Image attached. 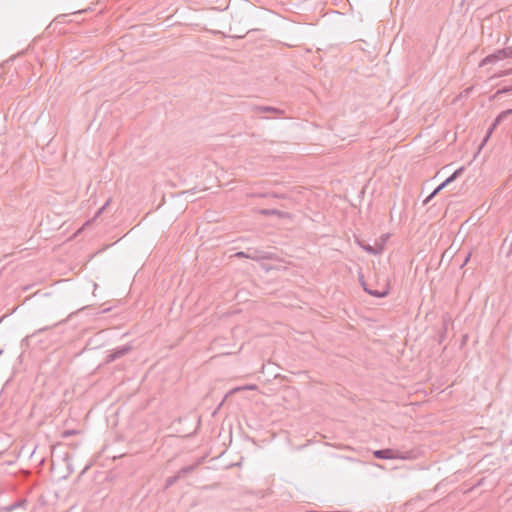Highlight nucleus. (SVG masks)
Wrapping results in <instances>:
<instances>
[{"instance_id":"f3484780","label":"nucleus","mask_w":512,"mask_h":512,"mask_svg":"<svg viewBox=\"0 0 512 512\" xmlns=\"http://www.w3.org/2000/svg\"><path fill=\"white\" fill-rule=\"evenodd\" d=\"M111 203V198H109L106 203L98 210V212L96 213V216L95 217H98L100 214L103 213V211L109 206V204Z\"/></svg>"},{"instance_id":"0eeeda50","label":"nucleus","mask_w":512,"mask_h":512,"mask_svg":"<svg viewBox=\"0 0 512 512\" xmlns=\"http://www.w3.org/2000/svg\"><path fill=\"white\" fill-rule=\"evenodd\" d=\"M464 168L461 167L459 169H457L451 176H449L442 184H440L432 193H431V196H435L439 193L440 190H442L445 186H447L449 183H451L452 181H454L457 177H459L462 172H463Z\"/></svg>"},{"instance_id":"f257e3e1","label":"nucleus","mask_w":512,"mask_h":512,"mask_svg":"<svg viewBox=\"0 0 512 512\" xmlns=\"http://www.w3.org/2000/svg\"><path fill=\"white\" fill-rule=\"evenodd\" d=\"M132 350L131 345H123L121 347H117L114 350L110 351V353L106 356V362L110 363L115 361L116 359H119L126 354H128Z\"/></svg>"},{"instance_id":"412c9836","label":"nucleus","mask_w":512,"mask_h":512,"mask_svg":"<svg viewBox=\"0 0 512 512\" xmlns=\"http://www.w3.org/2000/svg\"><path fill=\"white\" fill-rule=\"evenodd\" d=\"M510 91H512V86L499 90L498 93H508Z\"/></svg>"},{"instance_id":"6ab92c4d","label":"nucleus","mask_w":512,"mask_h":512,"mask_svg":"<svg viewBox=\"0 0 512 512\" xmlns=\"http://www.w3.org/2000/svg\"><path fill=\"white\" fill-rule=\"evenodd\" d=\"M510 74H512V68L508 69L506 71L500 72L499 74H497V77H501V76H504V75H510Z\"/></svg>"},{"instance_id":"2eb2a0df","label":"nucleus","mask_w":512,"mask_h":512,"mask_svg":"<svg viewBox=\"0 0 512 512\" xmlns=\"http://www.w3.org/2000/svg\"><path fill=\"white\" fill-rule=\"evenodd\" d=\"M181 478V475L179 473H177V475L175 476H172V477H169L167 480H166V486L169 487V486H172L174 483H176L177 480H179Z\"/></svg>"},{"instance_id":"39448f33","label":"nucleus","mask_w":512,"mask_h":512,"mask_svg":"<svg viewBox=\"0 0 512 512\" xmlns=\"http://www.w3.org/2000/svg\"><path fill=\"white\" fill-rule=\"evenodd\" d=\"M512 114V109H508L506 111H503L501 112L494 120L493 124L491 125V127L489 128L484 140H483V143L482 145H484L488 138L491 136L492 132L494 131V129L504 120L506 119L509 115Z\"/></svg>"},{"instance_id":"4468645a","label":"nucleus","mask_w":512,"mask_h":512,"mask_svg":"<svg viewBox=\"0 0 512 512\" xmlns=\"http://www.w3.org/2000/svg\"><path fill=\"white\" fill-rule=\"evenodd\" d=\"M363 287H364V290L369 293L370 295L372 296H375V297H385L387 294H388V291L385 290L383 292H379L377 290H370L366 287V285L363 283Z\"/></svg>"},{"instance_id":"4be33fe9","label":"nucleus","mask_w":512,"mask_h":512,"mask_svg":"<svg viewBox=\"0 0 512 512\" xmlns=\"http://www.w3.org/2000/svg\"><path fill=\"white\" fill-rule=\"evenodd\" d=\"M434 196H431V194L425 199L424 203H428Z\"/></svg>"},{"instance_id":"a211bd4d","label":"nucleus","mask_w":512,"mask_h":512,"mask_svg":"<svg viewBox=\"0 0 512 512\" xmlns=\"http://www.w3.org/2000/svg\"><path fill=\"white\" fill-rule=\"evenodd\" d=\"M237 258H247V250L246 251H240L235 253L234 255Z\"/></svg>"},{"instance_id":"f03ea898","label":"nucleus","mask_w":512,"mask_h":512,"mask_svg":"<svg viewBox=\"0 0 512 512\" xmlns=\"http://www.w3.org/2000/svg\"><path fill=\"white\" fill-rule=\"evenodd\" d=\"M373 454L378 459H406V457L400 455L398 451L389 448L376 450Z\"/></svg>"},{"instance_id":"7ed1b4c3","label":"nucleus","mask_w":512,"mask_h":512,"mask_svg":"<svg viewBox=\"0 0 512 512\" xmlns=\"http://www.w3.org/2000/svg\"><path fill=\"white\" fill-rule=\"evenodd\" d=\"M251 111L254 114H260V113H273L278 117H283L285 115V111L276 107L272 106H260V105H254L251 107Z\"/></svg>"},{"instance_id":"9d476101","label":"nucleus","mask_w":512,"mask_h":512,"mask_svg":"<svg viewBox=\"0 0 512 512\" xmlns=\"http://www.w3.org/2000/svg\"><path fill=\"white\" fill-rule=\"evenodd\" d=\"M200 463H201V460H198L191 465L184 466L178 471V473L181 475V477L186 474H189V473L193 472L200 465Z\"/></svg>"},{"instance_id":"20e7f679","label":"nucleus","mask_w":512,"mask_h":512,"mask_svg":"<svg viewBox=\"0 0 512 512\" xmlns=\"http://www.w3.org/2000/svg\"><path fill=\"white\" fill-rule=\"evenodd\" d=\"M507 58V53L505 48L499 49L496 52L486 56L480 63V66H484L487 64L495 63L497 61L503 60Z\"/></svg>"},{"instance_id":"f8f14e48","label":"nucleus","mask_w":512,"mask_h":512,"mask_svg":"<svg viewBox=\"0 0 512 512\" xmlns=\"http://www.w3.org/2000/svg\"><path fill=\"white\" fill-rule=\"evenodd\" d=\"M259 212L264 216L277 215L279 217H282L284 215L283 212L276 209H261Z\"/></svg>"},{"instance_id":"1a4fd4ad","label":"nucleus","mask_w":512,"mask_h":512,"mask_svg":"<svg viewBox=\"0 0 512 512\" xmlns=\"http://www.w3.org/2000/svg\"><path fill=\"white\" fill-rule=\"evenodd\" d=\"M359 245L365 250L367 251L368 253L370 254H373V255H377V254H380L382 251H383V245H378L376 244L375 246H371L369 244H364L363 242L361 241H358Z\"/></svg>"},{"instance_id":"423d86ee","label":"nucleus","mask_w":512,"mask_h":512,"mask_svg":"<svg viewBox=\"0 0 512 512\" xmlns=\"http://www.w3.org/2000/svg\"><path fill=\"white\" fill-rule=\"evenodd\" d=\"M247 258L255 261L263 260V259H269V255L265 251H261L255 248H248L247 249Z\"/></svg>"},{"instance_id":"ddd939ff","label":"nucleus","mask_w":512,"mask_h":512,"mask_svg":"<svg viewBox=\"0 0 512 512\" xmlns=\"http://www.w3.org/2000/svg\"><path fill=\"white\" fill-rule=\"evenodd\" d=\"M257 386H252V385H249V386H235L233 389H231L227 394H226V397L229 396V395H232V394H235L241 390H244V389H248V390H254L256 389Z\"/></svg>"},{"instance_id":"9b49d317","label":"nucleus","mask_w":512,"mask_h":512,"mask_svg":"<svg viewBox=\"0 0 512 512\" xmlns=\"http://www.w3.org/2000/svg\"><path fill=\"white\" fill-rule=\"evenodd\" d=\"M26 504H27V500L26 499H20V500L16 501L15 503L7 506L5 508V510L10 512V511H13L15 509L25 507Z\"/></svg>"},{"instance_id":"b1692460","label":"nucleus","mask_w":512,"mask_h":512,"mask_svg":"<svg viewBox=\"0 0 512 512\" xmlns=\"http://www.w3.org/2000/svg\"><path fill=\"white\" fill-rule=\"evenodd\" d=\"M258 197H266V194H258Z\"/></svg>"},{"instance_id":"6e6552de","label":"nucleus","mask_w":512,"mask_h":512,"mask_svg":"<svg viewBox=\"0 0 512 512\" xmlns=\"http://www.w3.org/2000/svg\"><path fill=\"white\" fill-rule=\"evenodd\" d=\"M464 168L461 167L459 169H457L451 176H449L442 184H440L432 193H431V196H435L439 193L440 190H442L445 186H447L449 183H451L452 181H454L457 177H459L462 172H463Z\"/></svg>"},{"instance_id":"5701e85b","label":"nucleus","mask_w":512,"mask_h":512,"mask_svg":"<svg viewBox=\"0 0 512 512\" xmlns=\"http://www.w3.org/2000/svg\"><path fill=\"white\" fill-rule=\"evenodd\" d=\"M469 258H470V254H468V256L465 258L463 265H465L469 261Z\"/></svg>"},{"instance_id":"dca6fc26","label":"nucleus","mask_w":512,"mask_h":512,"mask_svg":"<svg viewBox=\"0 0 512 512\" xmlns=\"http://www.w3.org/2000/svg\"><path fill=\"white\" fill-rule=\"evenodd\" d=\"M77 433H78L77 430H65V431L62 432L61 437L63 439H66V438H68V437H70L72 435H75Z\"/></svg>"},{"instance_id":"aec40b11","label":"nucleus","mask_w":512,"mask_h":512,"mask_svg":"<svg viewBox=\"0 0 512 512\" xmlns=\"http://www.w3.org/2000/svg\"><path fill=\"white\" fill-rule=\"evenodd\" d=\"M507 58H512V46L505 47Z\"/></svg>"}]
</instances>
